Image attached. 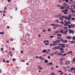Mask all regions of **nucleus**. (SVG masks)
Masks as SVG:
<instances>
[{"label":"nucleus","mask_w":75,"mask_h":75,"mask_svg":"<svg viewBox=\"0 0 75 75\" xmlns=\"http://www.w3.org/2000/svg\"><path fill=\"white\" fill-rule=\"evenodd\" d=\"M75 27V25H73V24H71V25H68V28H74Z\"/></svg>","instance_id":"obj_1"},{"label":"nucleus","mask_w":75,"mask_h":75,"mask_svg":"<svg viewBox=\"0 0 75 75\" xmlns=\"http://www.w3.org/2000/svg\"><path fill=\"white\" fill-rule=\"evenodd\" d=\"M62 17L63 18H65L66 20H69L70 21V19H69V18L67 16H62Z\"/></svg>","instance_id":"obj_2"},{"label":"nucleus","mask_w":75,"mask_h":75,"mask_svg":"<svg viewBox=\"0 0 75 75\" xmlns=\"http://www.w3.org/2000/svg\"><path fill=\"white\" fill-rule=\"evenodd\" d=\"M64 26H68V22L66 21V20H64Z\"/></svg>","instance_id":"obj_3"},{"label":"nucleus","mask_w":75,"mask_h":75,"mask_svg":"<svg viewBox=\"0 0 75 75\" xmlns=\"http://www.w3.org/2000/svg\"><path fill=\"white\" fill-rule=\"evenodd\" d=\"M69 34H71V33H72L73 34H74V31L71 29H70L69 30Z\"/></svg>","instance_id":"obj_4"},{"label":"nucleus","mask_w":75,"mask_h":75,"mask_svg":"<svg viewBox=\"0 0 75 75\" xmlns=\"http://www.w3.org/2000/svg\"><path fill=\"white\" fill-rule=\"evenodd\" d=\"M60 61H65V58L64 57H62L60 59Z\"/></svg>","instance_id":"obj_5"},{"label":"nucleus","mask_w":75,"mask_h":75,"mask_svg":"<svg viewBox=\"0 0 75 75\" xmlns=\"http://www.w3.org/2000/svg\"><path fill=\"white\" fill-rule=\"evenodd\" d=\"M70 64V61L67 60L65 62V64L66 65H68V64Z\"/></svg>","instance_id":"obj_6"},{"label":"nucleus","mask_w":75,"mask_h":75,"mask_svg":"<svg viewBox=\"0 0 75 75\" xmlns=\"http://www.w3.org/2000/svg\"><path fill=\"white\" fill-rule=\"evenodd\" d=\"M61 41H60V40H57L55 41H54V43H59Z\"/></svg>","instance_id":"obj_7"},{"label":"nucleus","mask_w":75,"mask_h":75,"mask_svg":"<svg viewBox=\"0 0 75 75\" xmlns=\"http://www.w3.org/2000/svg\"><path fill=\"white\" fill-rule=\"evenodd\" d=\"M66 38H67V39H68V40H71V38H72V37L67 36Z\"/></svg>","instance_id":"obj_8"},{"label":"nucleus","mask_w":75,"mask_h":75,"mask_svg":"<svg viewBox=\"0 0 75 75\" xmlns=\"http://www.w3.org/2000/svg\"><path fill=\"white\" fill-rule=\"evenodd\" d=\"M63 7L64 8H65L66 6L67 7V4L66 3H63Z\"/></svg>","instance_id":"obj_9"},{"label":"nucleus","mask_w":75,"mask_h":75,"mask_svg":"<svg viewBox=\"0 0 75 75\" xmlns=\"http://www.w3.org/2000/svg\"><path fill=\"white\" fill-rule=\"evenodd\" d=\"M38 69H40V70H42L43 69L41 67V66L40 65H38Z\"/></svg>","instance_id":"obj_10"},{"label":"nucleus","mask_w":75,"mask_h":75,"mask_svg":"<svg viewBox=\"0 0 75 75\" xmlns=\"http://www.w3.org/2000/svg\"><path fill=\"white\" fill-rule=\"evenodd\" d=\"M72 63L73 64H74L75 62V57H74L73 58V61H72Z\"/></svg>","instance_id":"obj_11"},{"label":"nucleus","mask_w":75,"mask_h":75,"mask_svg":"<svg viewBox=\"0 0 75 75\" xmlns=\"http://www.w3.org/2000/svg\"><path fill=\"white\" fill-rule=\"evenodd\" d=\"M39 59H40L41 60H45V59L42 58V56L39 57Z\"/></svg>","instance_id":"obj_12"},{"label":"nucleus","mask_w":75,"mask_h":75,"mask_svg":"<svg viewBox=\"0 0 75 75\" xmlns=\"http://www.w3.org/2000/svg\"><path fill=\"white\" fill-rule=\"evenodd\" d=\"M67 40H63L62 42H63L64 43H67Z\"/></svg>","instance_id":"obj_13"},{"label":"nucleus","mask_w":75,"mask_h":75,"mask_svg":"<svg viewBox=\"0 0 75 75\" xmlns=\"http://www.w3.org/2000/svg\"><path fill=\"white\" fill-rule=\"evenodd\" d=\"M59 19L61 20V21H64V18H62V17H60L59 18Z\"/></svg>","instance_id":"obj_14"},{"label":"nucleus","mask_w":75,"mask_h":75,"mask_svg":"<svg viewBox=\"0 0 75 75\" xmlns=\"http://www.w3.org/2000/svg\"><path fill=\"white\" fill-rule=\"evenodd\" d=\"M70 70L71 71H73L74 70V67H72L71 68Z\"/></svg>","instance_id":"obj_15"},{"label":"nucleus","mask_w":75,"mask_h":75,"mask_svg":"<svg viewBox=\"0 0 75 75\" xmlns=\"http://www.w3.org/2000/svg\"><path fill=\"white\" fill-rule=\"evenodd\" d=\"M60 33V31H59V30H58L57 31H56L55 32V33H56L57 34H58V33Z\"/></svg>","instance_id":"obj_16"},{"label":"nucleus","mask_w":75,"mask_h":75,"mask_svg":"<svg viewBox=\"0 0 75 75\" xmlns=\"http://www.w3.org/2000/svg\"><path fill=\"white\" fill-rule=\"evenodd\" d=\"M72 51H70L69 52L67 53V54H72Z\"/></svg>","instance_id":"obj_17"},{"label":"nucleus","mask_w":75,"mask_h":75,"mask_svg":"<svg viewBox=\"0 0 75 75\" xmlns=\"http://www.w3.org/2000/svg\"><path fill=\"white\" fill-rule=\"evenodd\" d=\"M61 47L62 48H65V45L62 44Z\"/></svg>","instance_id":"obj_18"},{"label":"nucleus","mask_w":75,"mask_h":75,"mask_svg":"<svg viewBox=\"0 0 75 75\" xmlns=\"http://www.w3.org/2000/svg\"><path fill=\"white\" fill-rule=\"evenodd\" d=\"M67 33H68V30H66V31H65L64 32V34H67Z\"/></svg>","instance_id":"obj_19"},{"label":"nucleus","mask_w":75,"mask_h":75,"mask_svg":"<svg viewBox=\"0 0 75 75\" xmlns=\"http://www.w3.org/2000/svg\"><path fill=\"white\" fill-rule=\"evenodd\" d=\"M52 64H53V63H49L48 64V65H49V66L51 65H52Z\"/></svg>","instance_id":"obj_20"},{"label":"nucleus","mask_w":75,"mask_h":75,"mask_svg":"<svg viewBox=\"0 0 75 75\" xmlns=\"http://www.w3.org/2000/svg\"><path fill=\"white\" fill-rule=\"evenodd\" d=\"M60 65H63L64 64V63H63V62L62 61H60Z\"/></svg>","instance_id":"obj_21"},{"label":"nucleus","mask_w":75,"mask_h":75,"mask_svg":"<svg viewBox=\"0 0 75 75\" xmlns=\"http://www.w3.org/2000/svg\"><path fill=\"white\" fill-rule=\"evenodd\" d=\"M57 36H60V37H62V35H60V34H58L57 35Z\"/></svg>","instance_id":"obj_22"},{"label":"nucleus","mask_w":75,"mask_h":75,"mask_svg":"<svg viewBox=\"0 0 75 75\" xmlns=\"http://www.w3.org/2000/svg\"><path fill=\"white\" fill-rule=\"evenodd\" d=\"M47 51V50H44L42 51V52L44 53V52H45Z\"/></svg>","instance_id":"obj_23"},{"label":"nucleus","mask_w":75,"mask_h":75,"mask_svg":"<svg viewBox=\"0 0 75 75\" xmlns=\"http://www.w3.org/2000/svg\"><path fill=\"white\" fill-rule=\"evenodd\" d=\"M62 53H58L57 54V55H62Z\"/></svg>","instance_id":"obj_24"},{"label":"nucleus","mask_w":75,"mask_h":75,"mask_svg":"<svg viewBox=\"0 0 75 75\" xmlns=\"http://www.w3.org/2000/svg\"><path fill=\"white\" fill-rule=\"evenodd\" d=\"M56 43L54 42V41L53 42V45H57V44Z\"/></svg>","instance_id":"obj_25"},{"label":"nucleus","mask_w":75,"mask_h":75,"mask_svg":"<svg viewBox=\"0 0 75 75\" xmlns=\"http://www.w3.org/2000/svg\"><path fill=\"white\" fill-rule=\"evenodd\" d=\"M71 11V13H75V11L74 10H72Z\"/></svg>","instance_id":"obj_26"},{"label":"nucleus","mask_w":75,"mask_h":75,"mask_svg":"<svg viewBox=\"0 0 75 75\" xmlns=\"http://www.w3.org/2000/svg\"><path fill=\"white\" fill-rule=\"evenodd\" d=\"M75 41L74 40H72V41H71V43L72 44L75 43Z\"/></svg>","instance_id":"obj_27"},{"label":"nucleus","mask_w":75,"mask_h":75,"mask_svg":"<svg viewBox=\"0 0 75 75\" xmlns=\"http://www.w3.org/2000/svg\"><path fill=\"white\" fill-rule=\"evenodd\" d=\"M72 40H75V36L72 37Z\"/></svg>","instance_id":"obj_28"},{"label":"nucleus","mask_w":75,"mask_h":75,"mask_svg":"<svg viewBox=\"0 0 75 75\" xmlns=\"http://www.w3.org/2000/svg\"><path fill=\"white\" fill-rule=\"evenodd\" d=\"M60 50V51H64V48H60L59 49Z\"/></svg>","instance_id":"obj_29"},{"label":"nucleus","mask_w":75,"mask_h":75,"mask_svg":"<svg viewBox=\"0 0 75 75\" xmlns=\"http://www.w3.org/2000/svg\"><path fill=\"white\" fill-rule=\"evenodd\" d=\"M9 55H11L12 54V52H11V51H10L9 52Z\"/></svg>","instance_id":"obj_30"},{"label":"nucleus","mask_w":75,"mask_h":75,"mask_svg":"<svg viewBox=\"0 0 75 75\" xmlns=\"http://www.w3.org/2000/svg\"><path fill=\"white\" fill-rule=\"evenodd\" d=\"M60 33H64V30H61L60 31Z\"/></svg>","instance_id":"obj_31"},{"label":"nucleus","mask_w":75,"mask_h":75,"mask_svg":"<svg viewBox=\"0 0 75 75\" xmlns=\"http://www.w3.org/2000/svg\"><path fill=\"white\" fill-rule=\"evenodd\" d=\"M55 27H58V25L57 24H55Z\"/></svg>","instance_id":"obj_32"},{"label":"nucleus","mask_w":75,"mask_h":75,"mask_svg":"<svg viewBox=\"0 0 75 75\" xmlns=\"http://www.w3.org/2000/svg\"><path fill=\"white\" fill-rule=\"evenodd\" d=\"M63 28H64V29H66V30H67L68 28L66 27H63Z\"/></svg>","instance_id":"obj_33"},{"label":"nucleus","mask_w":75,"mask_h":75,"mask_svg":"<svg viewBox=\"0 0 75 75\" xmlns=\"http://www.w3.org/2000/svg\"><path fill=\"white\" fill-rule=\"evenodd\" d=\"M61 17V15H57V16H56V18H57V17Z\"/></svg>","instance_id":"obj_34"},{"label":"nucleus","mask_w":75,"mask_h":75,"mask_svg":"<svg viewBox=\"0 0 75 75\" xmlns=\"http://www.w3.org/2000/svg\"><path fill=\"white\" fill-rule=\"evenodd\" d=\"M66 55H67V54L66 53H64L62 55V56H66Z\"/></svg>","instance_id":"obj_35"},{"label":"nucleus","mask_w":75,"mask_h":75,"mask_svg":"<svg viewBox=\"0 0 75 75\" xmlns=\"http://www.w3.org/2000/svg\"><path fill=\"white\" fill-rule=\"evenodd\" d=\"M56 24H54V23H53V24H51V25H52V26H54L55 27V25Z\"/></svg>","instance_id":"obj_36"},{"label":"nucleus","mask_w":75,"mask_h":75,"mask_svg":"<svg viewBox=\"0 0 75 75\" xmlns=\"http://www.w3.org/2000/svg\"><path fill=\"white\" fill-rule=\"evenodd\" d=\"M60 8H61V9L62 10H64V8L63 6H61Z\"/></svg>","instance_id":"obj_37"},{"label":"nucleus","mask_w":75,"mask_h":75,"mask_svg":"<svg viewBox=\"0 0 75 75\" xmlns=\"http://www.w3.org/2000/svg\"><path fill=\"white\" fill-rule=\"evenodd\" d=\"M59 23H61V24H64V22H63V21H60Z\"/></svg>","instance_id":"obj_38"},{"label":"nucleus","mask_w":75,"mask_h":75,"mask_svg":"<svg viewBox=\"0 0 75 75\" xmlns=\"http://www.w3.org/2000/svg\"><path fill=\"white\" fill-rule=\"evenodd\" d=\"M60 40L62 42H63V41H64V40H63L62 38H60Z\"/></svg>","instance_id":"obj_39"},{"label":"nucleus","mask_w":75,"mask_h":75,"mask_svg":"<svg viewBox=\"0 0 75 75\" xmlns=\"http://www.w3.org/2000/svg\"><path fill=\"white\" fill-rule=\"evenodd\" d=\"M66 7L67 8H69V7H70L69 6H68V4H67Z\"/></svg>","instance_id":"obj_40"},{"label":"nucleus","mask_w":75,"mask_h":75,"mask_svg":"<svg viewBox=\"0 0 75 75\" xmlns=\"http://www.w3.org/2000/svg\"><path fill=\"white\" fill-rule=\"evenodd\" d=\"M51 75H55V73H54L53 72H52L51 73Z\"/></svg>","instance_id":"obj_41"},{"label":"nucleus","mask_w":75,"mask_h":75,"mask_svg":"<svg viewBox=\"0 0 75 75\" xmlns=\"http://www.w3.org/2000/svg\"><path fill=\"white\" fill-rule=\"evenodd\" d=\"M50 38H54V36H50Z\"/></svg>","instance_id":"obj_42"},{"label":"nucleus","mask_w":75,"mask_h":75,"mask_svg":"<svg viewBox=\"0 0 75 75\" xmlns=\"http://www.w3.org/2000/svg\"><path fill=\"white\" fill-rule=\"evenodd\" d=\"M2 60H3V62H6V60H5V59H2Z\"/></svg>","instance_id":"obj_43"},{"label":"nucleus","mask_w":75,"mask_h":75,"mask_svg":"<svg viewBox=\"0 0 75 75\" xmlns=\"http://www.w3.org/2000/svg\"><path fill=\"white\" fill-rule=\"evenodd\" d=\"M62 45V43H59L58 44V45L59 46H61V45Z\"/></svg>","instance_id":"obj_44"},{"label":"nucleus","mask_w":75,"mask_h":75,"mask_svg":"<svg viewBox=\"0 0 75 75\" xmlns=\"http://www.w3.org/2000/svg\"><path fill=\"white\" fill-rule=\"evenodd\" d=\"M64 1H65V2H66V3H68L69 0H64Z\"/></svg>","instance_id":"obj_45"},{"label":"nucleus","mask_w":75,"mask_h":75,"mask_svg":"<svg viewBox=\"0 0 75 75\" xmlns=\"http://www.w3.org/2000/svg\"><path fill=\"white\" fill-rule=\"evenodd\" d=\"M0 34H2L3 35L4 34V33L3 32H0Z\"/></svg>","instance_id":"obj_46"},{"label":"nucleus","mask_w":75,"mask_h":75,"mask_svg":"<svg viewBox=\"0 0 75 75\" xmlns=\"http://www.w3.org/2000/svg\"><path fill=\"white\" fill-rule=\"evenodd\" d=\"M69 18H71V15H69Z\"/></svg>","instance_id":"obj_47"},{"label":"nucleus","mask_w":75,"mask_h":75,"mask_svg":"<svg viewBox=\"0 0 75 75\" xmlns=\"http://www.w3.org/2000/svg\"><path fill=\"white\" fill-rule=\"evenodd\" d=\"M45 63H47V62H48V60H45Z\"/></svg>","instance_id":"obj_48"},{"label":"nucleus","mask_w":75,"mask_h":75,"mask_svg":"<svg viewBox=\"0 0 75 75\" xmlns=\"http://www.w3.org/2000/svg\"><path fill=\"white\" fill-rule=\"evenodd\" d=\"M60 46H58V47H57V50H59V49H60V48H60Z\"/></svg>","instance_id":"obj_49"},{"label":"nucleus","mask_w":75,"mask_h":75,"mask_svg":"<svg viewBox=\"0 0 75 75\" xmlns=\"http://www.w3.org/2000/svg\"><path fill=\"white\" fill-rule=\"evenodd\" d=\"M68 24H71V22L70 21H68Z\"/></svg>","instance_id":"obj_50"},{"label":"nucleus","mask_w":75,"mask_h":75,"mask_svg":"<svg viewBox=\"0 0 75 75\" xmlns=\"http://www.w3.org/2000/svg\"><path fill=\"white\" fill-rule=\"evenodd\" d=\"M64 11L66 12H68V10L67 9H65Z\"/></svg>","instance_id":"obj_51"},{"label":"nucleus","mask_w":75,"mask_h":75,"mask_svg":"<svg viewBox=\"0 0 75 75\" xmlns=\"http://www.w3.org/2000/svg\"><path fill=\"white\" fill-rule=\"evenodd\" d=\"M50 56H52V55H54V53H51L50 54Z\"/></svg>","instance_id":"obj_52"},{"label":"nucleus","mask_w":75,"mask_h":75,"mask_svg":"<svg viewBox=\"0 0 75 75\" xmlns=\"http://www.w3.org/2000/svg\"><path fill=\"white\" fill-rule=\"evenodd\" d=\"M26 35H28V36H30V35L29 34V33H27L26 34Z\"/></svg>","instance_id":"obj_53"},{"label":"nucleus","mask_w":75,"mask_h":75,"mask_svg":"<svg viewBox=\"0 0 75 75\" xmlns=\"http://www.w3.org/2000/svg\"><path fill=\"white\" fill-rule=\"evenodd\" d=\"M60 52H61V53H64V52H64V51H61Z\"/></svg>","instance_id":"obj_54"},{"label":"nucleus","mask_w":75,"mask_h":75,"mask_svg":"<svg viewBox=\"0 0 75 75\" xmlns=\"http://www.w3.org/2000/svg\"><path fill=\"white\" fill-rule=\"evenodd\" d=\"M75 18H72V20H73V21H74V20H75Z\"/></svg>","instance_id":"obj_55"},{"label":"nucleus","mask_w":75,"mask_h":75,"mask_svg":"<svg viewBox=\"0 0 75 75\" xmlns=\"http://www.w3.org/2000/svg\"><path fill=\"white\" fill-rule=\"evenodd\" d=\"M61 38L59 36H58L57 37V38L58 39H60Z\"/></svg>","instance_id":"obj_56"},{"label":"nucleus","mask_w":75,"mask_h":75,"mask_svg":"<svg viewBox=\"0 0 75 75\" xmlns=\"http://www.w3.org/2000/svg\"><path fill=\"white\" fill-rule=\"evenodd\" d=\"M12 61H16L15 59H12Z\"/></svg>","instance_id":"obj_57"},{"label":"nucleus","mask_w":75,"mask_h":75,"mask_svg":"<svg viewBox=\"0 0 75 75\" xmlns=\"http://www.w3.org/2000/svg\"><path fill=\"white\" fill-rule=\"evenodd\" d=\"M6 62L7 64H8V63H9V61H8V60H7L6 61Z\"/></svg>","instance_id":"obj_58"},{"label":"nucleus","mask_w":75,"mask_h":75,"mask_svg":"<svg viewBox=\"0 0 75 75\" xmlns=\"http://www.w3.org/2000/svg\"><path fill=\"white\" fill-rule=\"evenodd\" d=\"M38 58H39V57L38 56H36L35 57V58H36L37 59H38Z\"/></svg>","instance_id":"obj_59"},{"label":"nucleus","mask_w":75,"mask_h":75,"mask_svg":"<svg viewBox=\"0 0 75 75\" xmlns=\"http://www.w3.org/2000/svg\"><path fill=\"white\" fill-rule=\"evenodd\" d=\"M69 2H73L74 1H73V0H70L69 1Z\"/></svg>","instance_id":"obj_60"},{"label":"nucleus","mask_w":75,"mask_h":75,"mask_svg":"<svg viewBox=\"0 0 75 75\" xmlns=\"http://www.w3.org/2000/svg\"><path fill=\"white\" fill-rule=\"evenodd\" d=\"M54 49H55V50L56 49H57V47H54Z\"/></svg>","instance_id":"obj_61"},{"label":"nucleus","mask_w":75,"mask_h":75,"mask_svg":"<svg viewBox=\"0 0 75 75\" xmlns=\"http://www.w3.org/2000/svg\"><path fill=\"white\" fill-rule=\"evenodd\" d=\"M45 45H49V43H45Z\"/></svg>","instance_id":"obj_62"},{"label":"nucleus","mask_w":75,"mask_h":75,"mask_svg":"<svg viewBox=\"0 0 75 75\" xmlns=\"http://www.w3.org/2000/svg\"><path fill=\"white\" fill-rule=\"evenodd\" d=\"M51 57H50V56H48L47 57V58H48V59H50V58Z\"/></svg>","instance_id":"obj_63"},{"label":"nucleus","mask_w":75,"mask_h":75,"mask_svg":"<svg viewBox=\"0 0 75 75\" xmlns=\"http://www.w3.org/2000/svg\"><path fill=\"white\" fill-rule=\"evenodd\" d=\"M1 50L2 51H3V48H1Z\"/></svg>","instance_id":"obj_64"}]
</instances>
